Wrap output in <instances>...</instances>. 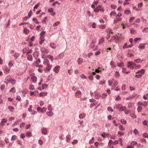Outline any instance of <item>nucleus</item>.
Returning <instances> with one entry per match:
<instances>
[{"label": "nucleus", "mask_w": 148, "mask_h": 148, "mask_svg": "<svg viewBox=\"0 0 148 148\" xmlns=\"http://www.w3.org/2000/svg\"><path fill=\"white\" fill-rule=\"evenodd\" d=\"M41 51L42 53L45 54H47L49 52L48 50L47 49L44 47H42L41 48Z\"/></svg>", "instance_id": "nucleus-1"}, {"label": "nucleus", "mask_w": 148, "mask_h": 148, "mask_svg": "<svg viewBox=\"0 0 148 148\" xmlns=\"http://www.w3.org/2000/svg\"><path fill=\"white\" fill-rule=\"evenodd\" d=\"M8 77H7V81L12 84V85H14L16 84V80L14 79H12L11 78L10 79L8 80Z\"/></svg>", "instance_id": "nucleus-2"}, {"label": "nucleus", "mask_w": 148, "mask_h": 148, "mask_svg": "<svg viewBox=\"0 0 148 148\" xmlns=\"http://www.w3.org/2000/svg\"><path fill=\"white\" fill-rule=\"evenodd\" d=\"M43 64L47 66H52L51 65H50L49 62L48 60H46L43 62Z\"/></svg>", "instance_id": "nucleus-3"}, {"label": "nucleus", "mask_w": 148, "mask_h": 148, "mask_svg": "<svg viewBox=\"0 0 148 148\" xmlns=\"http://www.w3.org/2000/svg\"><path fill=\"white\" fill-rule=\"evenodd\" d=\"M60 67L58 66H56L54 68L53 71L56 73H58L60 70Z\"/></svg>", "instance_id": "nucleus-4"}, {"label": "nucleus", "mask_w": 148, "mask_h": 148, "mask_svg": "<svg viewBox=\"0 0 148 148\" xmlns=\"http://www.w3.org/2000/svg\"><path fill=\"white\" fill-rule=\"evenodd\" d=\"M127 66L128 68H130L131 69L133 70L134 69V67L132 64H131L130 61L127 64Z\"/></svg>", "instance_id": "nucleus-5"}, {"label": "nucleus", "mask_w": 148, "mask_h": 148, "mask_svg": "<svg viewBox=\"0 0 148 148\" xmlns=\"http://www.w3.org/2000/svg\"><path fill=\"white\" fill-rule=\"evenodd\" d=\"M50 47L53 49H55L56 47V44L54 43L51 42L49 44Z\"/></svg>", "instance_id": "nucleus-6"}, {"label": "nucleus", "mask_w": 148, "mask_h": 148, "mask_svg": "<svg viewBox=\"0 0 148 148\" xmlns=\"http://www.w3.org/2000/svg\"><path fill=\"white\" fill-rule=\"evenodd\" d=\"M52 66H49L47 67L45 69L44 71L46 73L49 72L52 67Z\"/></svg>", "instance_id": "nucleus-7"}, {"label": "nucleus", "mask_w": 148, "mask_h": 148, "mask_svg": "<svg viewBox=\"0 0 148 148\" xmlns=\"http://www.w3.org/2000/svg\"><path fill=\"white\" fill-rule=\"evenodd\" d=\"M7 121V120L5 119H3L1 121V122L0 123V125H1L2 127L4 126L5 124H4V123H5Z\"/></svg>", "instance_id": "nucleus-8"}, {"label": "nucleus", "mask_w": 148, "mask_h": 148, "mask_svg": "<svg viewBox=\"0 0 148 148\" xmlns=\"http://www.w3.org/2000/svg\"><path fill=\"white\" fill-rule=\"evenodd\" d=\"M145 70L144 69H142L140 70H139L136 72V73H137V74H140L141 75L145 73Z\"/></svg>", "instance_id": "nucleus-9"}, {"label": "nucleus", "mask_w": 148, "mask_h": 148, "mask_svg": "<svg viewBox=\"0 0 148 148\" xmlns=\"http://www.w3.org/2000/svg\"><path fill=\"white\" fill-rule=\"evenodd\" d=\"M31 80L34 83H36L37 80V78L36 76H33L31 77Z\"/></svg>", "instance_id": "nucleus-10"}, {"label": "nucleus", "mask_w": 148, "mask_h": 148, "mask_svg": "<svg viewBox=\"0 0 148 148\" xmlns=\"http://www.w3.org/2000/svg\"><path fill=\"white\" fill-rule=\"evenodd\" d=\"M29 32V30L26 28H24L23 32L26 34H28Z\"/></svg>", "instance_id": "nucleus-11"}, {"label": "nucleus", "mask_w": 148, "mask_h": 148, "mask_svg": "<svg viewBox=\"0 0 148 148\" xmlns=\"http://www.w3.org/2000/svg\"><path fill=\"white\" fill-rule=\"evenodd\" d=\"M71 138V136L70 135H68L66 136V141L67 142L69 143L70 142Z\"/></svg>", "instance_id": "nucleus-12"}, {"label": "nucleus", "mask_w": 148, "mask_h": 148, "mask_svg": "<svg viewBox=\"0 0 148 148\" xmlns=\"http://www.w3.org/2000/svg\"><path fill=\"white\" fill-rule=\"evenodd\" d=\"M122 20L121 18H118L115 19L114 21V23L115 24L118 22L121 21Z\"/></svg>", "instance_id": "nucleus-13"}, {"label": "nucleus", "mask_w": 148, "mask_h": 148, "mask_svg": "<svg viewBox=\"0 0 148 148\" xmlns=\"http://www.w3.org/2000/svg\"><path fill=\"white\" fill-rule=\"evenodd\" d=\"M52 111H49V112H47L46 113L49 116H52L53 113L52 112Z\"/></svg>", "instance_id": "nucleus-14"}, {"label": "nucleus", "mask_w": 148, "mask_h": 148, "mask_svg": "<svg viewBox=\"0 0 148 148\" xmlns=\"http://www.w3.org/2000/svg\"><path fill=\"white\" fill-rule=\"evenodd\" d=\"M42 133L44 134H46L47 133V129L46 128H43L42 130Z\"/></svg>", "instance_id": "nucleus-15"}, {"label": "nucleus", "mask_w": 148, "mask_h": 148, "mask_svg": "<svg viewBox=\"0 0 148 148\" xmlns=\"http://www.w3.org/2000/svg\"><path fill=\"white\" fill-rule=\"evenodd\" d=\"M83 59L82 58H79L77 60L78 63L79 64H80L83 62Z\"/></svg>", "instance_id": "nucleus-16"}, {"label": "nucleus", "mask_w": 148, "mask_h": 148, "mask_svg": "<svg viewBox=\"0 0 148 148\" xmlns=\"http://www.w3.org/2000/svg\"><path fill=\"white\" fill-rule=\"evenodd\" d=\"M27 58L28 60L29 61H32L33 60L32 56L31 55H28Z\"/></svg>", "instance_id": "nucleus-17"}, {"label": "nucleus", "mask_w": 148, "mask_h": 148, "mask_svg": "<svg viewBox=\"0 0 148 148\" xmlns=\"http://www.w3.org/2000/svg\"><path fill=\"white\" fill-rule=\"evenodd\" d=\"M8 108L9 109V110L11 112L13 111L14 110V108L11 106H8Z\"/></svg>", "instance_id": "nucleus-18"}, {"label": "nucleus", "mask_w": 148, "mask_h": 148, "mask_svg": "<svg viewBox=\"0 0 148 148\" xmlns=\"http://www.w3.org/2000/svg\"><path fill=\"white\" fill-rule=\"evenodd\" d=\"M86 115L85 114H81L79 115V118L81 119H82L85 117Z\"/></svg>", "instance_id": "nucleus-19"}, {"label": "nucleus", "mask_w": 148, "mask_h": 148, "mask_svg": "<svg viewBox=\"0 0 148 148\" xmlns=\"http://www.w3.org/2000/svg\"><path fill=\"white\" fill-rule=\"evenodd\" d=\"M126 110V108L125 107H121L119 109V111H123L125 110Z\"/></svg>", "instance_id": "nucleus-20"}, {"label": "nucleus", "mask_w": 148, "mask_h": 148, "mask_svg": "<svg viewBox=\"0 0 148 148\" xmlns=\"http://www.w3.org/2000/svg\"><path fill=\"white\" fill-rule=\"evenodd\" d=\"M130 11L129 10H126L124 12V14L127 15H128V14L130 13Z\"/></svg>", "instance_id": "nucleus-21"}, {"label": "nucleus", "mask_w": 148, "mask_h": 148, "mask_svg": "<svg viewBox=\"0 0 148 148\" xmlns=\"http://www.w3.org/2000/svg\"><path fill=\"white\" fill-rule=\"evenodd\" d=\"M148 104V103L147 101H143V106L144 107H146V106H147Z\"/></svg>", "instance_id": "nucleus-22"}, {"label": "nucleus", "mask_w": 148, "mask_h": 148, "mask_svg": "<svg viewBox=\"0 0 148 148\" xmlns=\"http://www.w3.org/2000/svg\"><path fill=\"white\" fill-rule=\"evenodd\" d=\"M48 110L49 111H52L53 110V108H52V107L51 105L49 104L48 106Z\"/></svg>", "instance_id": "nucleus-23"}, {"label": "nucleus", "mask_w": 148, "mask_h": 148, "mask_svg": "<svg viewBox=\"0 0 148 148\" xmlns=\"http://www.w3.org/2000/svg\"><path fill=\"white\" fill-rule=\"evenodd\" d=\"M47 58L49 59H51L52 62H53V56L51 55H49L47 56Z\"/></svg>", "instance_id": "nucleus-24"}, {"label": "nucleus", "mask_w": 148, "mask_h": 148, "mask_svg": "<svg viewBox=\"0 0 148 148\" xmlns=\"http://www.w3.org/2000/svg\"><path fill=\"white\" fill-rule=\"evenodd\" d=\"M104 38H101V39H100L99 40V44H100L103 43L104 41Z\"/></svg>", "instance_id": "nucleus-25"}, {"label": "nucleus", "mask_w": 148, "mask_h": 148, "mask_svg": "<svg viewBox=\"0 0 148 148\" xmlns=\"http://www.w3.org/2000/svg\"><path fill=\"white\" fill-rule=\"evenodd\" d=\"M106 25H101L99 26V27L100 29H104L106 28Z\"/></svg>", "instance_id": "nucleus-26"}, {"label": "nucleus", "mask_w": 148, "mask_h": 148, "mask_svg": "<svg viewBox=\"0 0 148 148\" xmlns=\"http://www.w3.org/2000/svg\"><path fill=\"white\" fill-rule=\"evenodd\" d=\"M81 93L82 92L80 91H77L75 93V95L76 96H78L79 95H81Z\"/></svg>", "instance_id": "nucleus-27"}, {"label": "nucleus", "mask_w": 148, "mask_h": 148, "mask_svg": "<svg viewBox=\"0 0 148 148\" xmlns=\"http://www.w3.org/2000/svg\"><path fill=\"white\" fill-rule=\"evenodd\" d=\"M142 109V108L140 106H139L138 107L137 110L138 112H140Z\"/></svg>", "instance_id": "nucleus-28"}, {"label": "nucleus", "mask_w": 148, "mask_h": 148, "mask_svg": "<svg viewBox=\"0 0 148 148\" xmlns=\"http://www.w3.org/2000/svg\"><path fill=\"white\" fill-rule=\"evenodd\" d=\"M46 108H43L41 109L40 112L41 113H44L46 112Z\"/></svg>", "instance_id": "nucleus-29"}, {"label": "nucleus", "mask_w": 148, "mask_h": 148, "mask_svg": "<svg viewBox=\"0 0 148 148\" xmlns=\"http://www.w3.org/2000/svg\"><path fill=\"white\" fill-rule=\"evenodd\" d=\"M94 138L93 137L92 139L90 140L89 143L90 144H92L94 143Z\"/></svg>", "instance_id": "nucleus-30"}, {"label": "nucleus", "mask_w": 148, "mask_h": 148, "mask_svg": "<svg viewBox=\"0 0 148 148\" xmlns=\"http://www.w3.org/2000/svg\"><path fill=\"white\" fill-rule=\"evenodd\" d=\"M10 92L15 93L16 92V89L14 87L12 88L10 90Z\"/></svg>", "instance_id": "nucleus-31"}, {"label": "nucleus", "mask_w": 148, "mask_h": 148, "mask_svg": "<svg viewBox=\"0 0 148 148\" xmlns=\"http://www.w3.org/2000/svg\"><path fill=\"white\" fill-rule=\"evenodd\" d=\"M26 136L27 137H30L32 136L31 132H28L26 133Z\"/></svg>", "instance_id": "nucleus-32"}, {"label": "nucleus", "mask_w": 148, "mask_h": 148, "mask_svg": "<svg viewBox=\"0 0 148 148\" xmlns=\"http://www.w3.org/2000/svg\"><path fill=\"white\" fill-rule=\"evenodd\" d=\"M14 62L13 61H11L9 63V66L10 67L12 66Z\"/></svg>", "instance_id": "nucleus-33"}, {"label": "nucleus", "mask_w": 148, "mask_h": 148, "mask_svg": "<svg viewBox=\"0 0 148 148\" xmlns=\"http://www.w3.org/2000/svg\"><path fill=\"white\" fill-rule=\"evenodd\" d=\"M16 137L15 135H13L12 136L11 139V140L12 141H13L15 140L16 139Z\"/></svg>", "instance_id": "nucleus-34"}, {"label": "nucleus", "mask_w": 148, "mask_h": 148, "mask_svg": "<svg viewBox=\"0 0 148 148\" xmlns=\"http://www.w3.org/2000/svg\"><path fill=\"white\" fill-rule=\"evenodd\" d=\"M137 143L136 141H133L131 143V145L132 146H134L137 144Z\"/></svg>", "instance_id": "nucleus-35"}, {"label": "nucleus", "mask_w": 148, "mask_h": 148, "mask_svg": "<svg viewBox=\"0 0 148 148\" xmlns=\"http://www.w3.org/2000/svg\"><path fill=\"white\" fill-rule=\"evenodd\" d=\"M144 138H148V134L146 133H144L143 135Z\"/></svg>", "instance_id": "nucleus-36"}, {"label": "nucleus", "mask_w": 148, "mask_h": 148, "mask_svg": "<svg viewBox=\"0 0 148 148\" xmlns=\"http://www.w3.org/2000/svg\"><path fill=\"white\" fill-rule=\"evenodd\" d=\"M68 72L69 75H71L73 73V69H70L68 70Z\"/></svg>", "instance_id": "nucleus-37"}, {"label": "nucleus", "mask_w": 148, "mask_h": 148, "mask_svg": "<svg viewBox=\"0 0 148 148\" xmlns=\"http://www.w3.org/2000/svg\"><path fill=\"white\" fill-rule=\"evenodd\" d=\"M29 89L31 90H33L34 89V86L32 85H30L29 86Z\"/></svg>", "instance_id": "nucleus-38"}, {"label": "nucleus", "mask_w": 148, "mask_h": 148, "mask_svg": "<svg viewBox=\"0 0 148 148\" xmlns=\"http://www.w3.org/2000/svg\"><path fill=\"white\" fill-rule=\"evenodd\" d=\"M99 6L98 7H97L96 8H95L94 10V11L95 12H98L99 11Z\"/></svg>", "instance_id": "nucleus-39"}, {"label": "nucleus", "mask_w": 148, "mask_h": 148, "mask_svg": "<svg viewBox=\"0 0 148 148\" xmlns=\"http://www.w3.org/2000/svg\"><path fill=\"white\" fill-rule=\"evenodd\" d=\"M119 130H122V131H123L125 130V128L123 127L122 125H120L119 127Z\"/></svg>", "instance_id": "nucleus-40"}, {"label": "nucleus", "mask_w": 148, "mask_h": 148, "mask_svg": "<svg viewBox=\"0 0 148 148\" xmlns=\"http://www.w3.org/2000/svg\"><path fill=\"white\" fill-rule=\"evenodd\" d=\"M60 23V22L59 21H57L55 23L53 24V26H58V25H59Z\"/></svg>", "instance_id": "nucleus-41"}, {"label": "nucleus", "mask_w": 148, "mask_h": 148, "mask_svg": "<svg viewBox=\"0 0 148 148\" xmlns=\"http://www.w3.org/2000/svg\"><path fill=\"white\" fill-rule=\"evenodd\" d=\"M19 56V54L18 53H15L14 55V56L16 59Z\"/></svg>", "instance_id": "nucleus-42"}, {"label": "nucleus", "mask_w": 148, "mask_h": 148, "mask_svg": "<svg viewBox=\"0 0 148 148\" xmlns=\"http://www.w3.org/2000/svg\"><path fill=\"white\" fill-rule=\"evenodd\" d=\"M138 133V131L137 129H135L134 131V133L135 134H137Z\"/></svg>", "instance_id": "nucleus-43"}, {"label": "nucleus", "mask_w": 148, "mask_h": 148, "mask_svg": "<svg viewBox=\"0 0 148 148\" xmlns=\"http://www.w3.org/2000/svg\"><path fill=\"white\" fill-rule=\"evenodd\" d=\"M135 32V30L133 28L130 29V32L132 34H134Z\"/></svg>", "instance_id": "nucleus-44"}, {"label": "nucleus", "mask_w": 148, "mask_h": 148, "mask_svg": "<svg viewBox=\"0 0 148 148\" xmlns=\"http://www.w3.org/2000/svg\"><path fill=\"white\" fill-rule=\"evenodd\" d=\"M33 56L35 58H37L38 56V53L37 52H34L33 53Z\"/></svg>", "instance_id": "nucleus-45"}, {"label": "nucleus", "mask_w": 148, "mask_h": 148, "mask_svg": "<svg viewBox=\"0 0 148 148\" xmlns=\"http://www.w3.org/2000/svg\"><path fill=\"white\" fill-rule=\"evenodd\" d=\"M40 62V60L39 59H38L36 62V65H38L39 64Z\"/></svg>", "instance_id": "nucleus-46"}, {"label": "nucleus", "mask_w": 148, "mask_h": 148, "mask_svg": "<svg viewBox=\"0 0 148 148\" xmlns=\"http://www.w3.org/2000/svg\"><path fill=\"white\" fill-rule=\"evenodd\" d=\"M126 69L124 68H122V72L124 73H128L129 72L126 71Z\"/></svg>", "instance_id": "nucleus-47"}, {"label": "nucleus", "mask_w": 148, "mask_h": 148, "mask_svg": "<svg viewBox=\"0 0 148 148\" xmlns=\"http://www.w3.org/2000/svg\"><path fill=\"white\" fill-rule=\"evenodd\" d=\"M78 141L77 140H73V142L72 143V144L74 145L76 144L77 143Z\"/></svg>", "instance_id": "nucleus-48"}, {"label": "nucleus", "mask_w": 148, "mask_h": 148, "mask_svg": "<svg viewBox=\"0 0 148 148\" xmlns=\"http://www.w3.org/2000/svg\"><path fill=\"white\" fill-rule=\"evenodd\" d=\"M47 17H45L44 20H43L42 21V23H46V20H47Z\"/></svg>", "instance_id": "nucleus-49"}, {"label": "nucleus", "mask_w": 148, "mask_h": 148, "mask_svg": "<svg viewBox=\"0 0 148 148\" xmlns=\"http://www.w3.org/2000/svg\"><path fill=\"white\" fill-rule=\"evenodd\" d=\"M135 18L134 17H132L130 18L129 20V22L130 23H132L134 20V19Z\"/></svg>", "instance_id": "nucleus-50"}, {"label": "nucleus", "mask_w": 148, "mask_h": 148, "mask_svg": "<svg viewBox=\"0 0 148 148\" xmlns=\"http://www.w3.org/2000/svg\"><path fill=\"white\" fill-rule=\"evenodd\" d=\"M115 75L116 77H119L120 75L119 73L118 72L116 71L115 73Z\"/></svg>", "instance_id": "nucleus-51"}, {"label": "nucleus", "mask_w": 148, "mask_h": 148, "mask_svg": "<svg viewBox=\"0 0 148 148\" xmlns=\"http://www.w3.org/2000/svg\"><path fill=\"white\" fill-rule=\"evenodd\" d=\"M116 14V12L114 11H112L110 13L111 16H114Z\"/></svg>", "instance_id": "nucleus-52"}, {"label": "nucleus", "mask_w": 148, "mask_h": 148, "mask_svg": "<svg viewBox=\"0 0 148 148\" xmlns=\"http://www.w3.org/2000/svg\"><path fill=\"white\" fill-rule=\"evenodd\" d=\"M121 123L122 124H125L126 123V120L123 119V120H121Z\"/></svg>", "instance_id": "nucleus-53"}, {"label": "nucleus", "mask_w": 148, "mask_h": 148, "mask_svg": "<svg viewBox=\"0 0 148 148\" xmlns=\"http://www.w3.org/2000/svg\"><path fill=\"white\" fill-rule=\"evenodd\" d=\"M47 95V93H41L40 94L39 96H44V95Z\"/></svg>", "instance_id": "nucleus-54"}, {"label": "nucleus", "mask_w": 148, "mask_h": 148, "mask_svg": "<svg viewBox=\"0 0 148 148\" xmlns=\"http://www.w3.org/2000/svg\"><path fill=\"white\" fill-rule=\"evenodd\" d=\"M45 32L44 31H42L40 34V36H44Z\"/></svg>", "instance_id": "nucleus-55"}, {"label": "nucleus", "mask_w": 148, "mask_h": 148, "mask_svg": "<svg viewBox=\"0 0 148 148\" xmlns=\"http://www.w3.org/2000/svg\"><path fill=\"white\" fill-rule=\"evenodd\" d=\"M140 60H141L140 59L138 58L137 59L134 60V61L135 62L138 63L140 62Z\"/></svg>", "instance_id": "nucleus-56"}, {"label": "nucleus", "mask_w": 148, "mask_h": 148, "mask_svg": "<svg viewBox=\"0 0 148 148\" xmlns=\"http://www.w3.org/2000/svg\"><path fill=\"white\" fill-rule=\"evenodd\" d=\"M122 106V105L120 104H116V108H119L121 106Z\"/></svg>", "instance_id": "nucleus-57"}, {"label": "nucleus", "mask_w": 148, "mask_h": 148, "mask_svg": "<svg viewBox=\"0 0 148 148\" xmlns=\"http://www.w3.org/2000/svg\"><path fill=\"white\" fill-rule=\"evenodd\" d=\"M145 47V46L144 45H140L138 46V48H140L141 49H144Z\"/></svg>", "instance_id": "nucleus-58"}, {"label": "nucleus", "mask_w": 148, "mask_h": 148, "mask_svg": "<svg viewBox=\"0 0 148 148\" xmlns=\"http://www.w3.org/2000/svg\"><path fill=\"white\" fill-rule=\"evenodd\" d=\"M142 76L141 74H139L138 75H136L135 76L137 78H139L140 77Z\"/></svg>", "instance_id": "nucleus-59"}, {"label": "nucleus", "mask_w": 148, "mask_h": 148, "mask_svg": "<svg viewBox=\"0 0 148 148\" xmlns=\"http://www.w3.org/2000/svg\"><path fill=\"white\" fill-rule=\"evenodd\" d=\"M16 99L18 101H20L21 100V97L20 96L17 95L16 96Z\"/></svg>", "instance_id": "nucleus-60"}, {"label": "nucleus", "mask_w": 148, "mask_h": 148, "mask_svg": "<svg viewBox=\"0 0 148 148\" xmlns=\"http://www.w3.org/2000/svg\"><path fill=\"white\" fill-rule=\"evenodd\" d=\"M108 110L109 111H111L112 112L113 111V110L112 109V108H111L110 107H108Z\"/></svg>", "instance_id": "nucleus-61"}, {"label": "nucleus", "mask_w": 148, "mask_h": 148, "mask_svg": "<svg viewBox=\"0 0 148 148\" xmlns=\"http://www.w3.org/2000/svg\"><path fill=\"white\" fill-rule=\"evenodd\" d=\"M40 3H39L36 4L34 7V8H37L40 5Z\"/></svg>", "instance_id": "nucleus-62"}, {"label": "nucleus", "mask_w": 148, "mask_h": 148, "mask_svg": "<svg viewBox=\"0 0 148 148\" xmlns=\"http://www.w3.org/2000/svg\"><path fill=\"white\" fill-rule=\"evenodd\" d=\"M10 69V68H8L7 67H6L5 68L4 70L6 71V72H8L9 71Z\"/></svg>", "instance_id": "nucleus-63"}, {"label": "nucleus", "mask_w": 148, "mask_h": 148, "mask_svg": "<svg viewBox=\"0 0 148 148\" xmlns=\"http://www.w3.org/2000/svg\"><path fill=\"white\" fill-rule=\"evenodd\" d=\"M5 88V86L4 85H2L1 86L0 88H1V89L2 90L4 89Z\"/></svg>", "instance_id": "nucleus-64"}]
</instances>
